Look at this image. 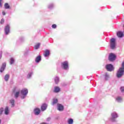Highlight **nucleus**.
<instances>
[{"label": "nucleus", "instance_id": "28", "mask_svg": "<svg viewBox=\"0 0 124 124\" xmlns=\"http://www.w3.org/2000/svg\"><path fill=\"white\" fill-rule=\"evenodd\" d=\"M33 73L32 72L29 73L27 75V78H30L31 77V75H32Z\"/></svg>", "mask_w": 124, "mask_h": 124}, {"label": "nucleus", "instance_id": "41", "mask_svg": "<svg viewBox=\"0 0 124 124\" xmlns=\"http://www.w3.org/2000/svg\"><path fill=\"white\" fill-rule=\"evenodd\" d=\"M21 41H23V40H21Z\"/></svg>", "mask_w": 124, "mask_h": 124}, {"label": "nucleus", "instance_id": "3", "mask_svg": "<svg viewBox=\"0 0 124 124\" xmlns=\"http://www.w3.org/2000/svg\"><path fill=\"white\" fill-rule=\"evenodd\" d=\"M116 47V39L112 38L110 39V48L114 49Z\"/></svg>", "mask_w": 124, "mask_h": 124}, {"label": "nucleus", "instance_id": "23", "mask_svg": "<svg viewBox=\"0 0 124 124\" xmlns=\"http://www.w3.org/2000/svg\"><path fill=\"white\" fill-rule=\"evenodd\" d=\"M8 79H9V75L8 74H7L5 76V77H4V80L5 81H8Z\"/></svg>", "mask_w": 124, "mask_h": 124}, {"label": "nucleus", "instance_id": "5", "mask_svg": "<svg viewBox=\"0 0 124 124\" xmlns=\"http://www.w3.org/2000/svg\"><path fill=\"white\" fill-rule=\"evenodd\" d=\"M57 110H58V111H60V112H62V111H63V109H64V107H63V105L61 104H57Z\"/></svg>", "mask_w": 124, "mask_h": 124}, {"label": "nucleus", "instance_id": "21", "mask_svg": "<svg viewBox=\"0 0 124 124\" xmlns=\"http://www.w3.org/2000/svg\"><path fill=\"white\" fill-rule=\"evenodd\" d=\"M58 103V99L54 98L53 99L52 105H55V104H57Z\"/></svg>", "mask_w": 124, "mask_h": 124}, {"label": "nucleus", "instance_id": "35", "mask_svg": "<svg viewBox=\"0 0 124 124\" xmlns=\"http://www.w3.org/2000/svg\"><path fill=\"white\" fill-rule=\"evenodd\" d=\"M2 57V51L0 52V60L1 59V57Z\"/></svg>", "mask_w": 124, "mask_h": 124}, {"label": "nucleus", "instance_id": "22", "mask_svg": "<svg viewBox=\"0 0 124 124\" xmlns=\"http://www.w3.org/2000/svg\"><path fill=\"white\" fill-rule=\"evenodd\" d=\"M39 47H40V43H38L35 46L34 48L36 50H37V49H39Z\"/></svg>", "mask_w": 124, "mask_h": 124}, {"label": "nucleus", "instance_id": "8", "mask_svg": "<svg viewBox=\"0 0 124 124\" xmlns=\"http://www.w3.org/2000/svg\"><path fill=\"white\" fill-rule=\"evenodd\" d=\"M5 67H6V63L4 62L2 64V65L1 66L0 68V72L1 73H2V72L4 71V69H5Z\"/></svg>", "mask_w": 124, "mask_h": 124}, {"label": "nucleus", "instance_id": "33", "mask_svg": "<svg viewBox=\"0 0 124 124\" xmlns=\"http://www.w3.org/2000/svg\"><path fill=\"white\" fill-rule=\"evenodd\" d=\"M4 23V19L3 18H2L1 19L0 24H3Z\"/></svg>", "mask_w": 124, "mask_h": 124}, {"label": "nucleus", "instance_id": "25", "mask_svg": "<svg viewBox=\"0 0 124 124\" xmlns=\"http://www.w3.org/2000/svg\"><path fill=\"white\" fill-rule=\"evenodd\" d=\"M105 78L106 80H108V79H109V78H110V76H109V75L108 74L106 73Z\"/></svg>", "mask_w": 124, "mask_h": 124}, {"label": "nucleus", "instance_id": "26", "mask_svg": "<svg viewBox=\"0 0 124 124\" xmlns=\"http://www.w3.org/2000/svg\"><path fill=\"white\" fill-rule=\"evenodd\" d=\"M4 6H5V8L6 9H9V8L10 7V6H9V5H8V3H6L5 4H4Z\"/></svg>", "mask_w": 124, "mask_h": 124}, {"label": "nucleus", "instance_id": "10", "mask_svg": "<svg viewBox=\"0 0 124 124\" xmlns=\"http://www.w3.org/2000/svg\"><path fill=\"white\" fill-rule=\"evenodd\" d=\"M35 62L36 63L40 62H41V56L40 55L37 56L35 60Z\"/></svg>", "mask_w": 124, "mask_h": 124}, {"label": "nucleus", "instance_id": "34", "mask_svg": "<svg viewBox=\"0 0 124 124\" xmlns=\"http://www.w3.org/2000/svg\"><path fill=\"white\" fill-rule=\"evenodd\" d=\"M50 55V50H47V57Z\"/></svg>", "mask_w": 124, "mask_h": 124}, {"label": "nucleus", "instance_id": "18", "mask_svg": "<svg viewBox=\"0 0 124 124\" xmlns=\"http://www.w3.org/2000/svg\"><path fill=\"white\" fill-rule=\"evenodd\" d=\"M111 117L112 119H116L118 118V114H117V113H116L115 112H114L111 113Z\"/></svg>", "mask_w": 124, "mask_h": 124}, {"label": "nucleus", "instance_id": "27", "mask_svg": "<svg viewBox=\"0 0 124 124\" xmlns=\"http://www.w3.org/2000/svg\"><path fill=\"white\" fill-rule=\"evenodd\" d=\"M14 62H15L14 58H11L10 59V64H13V63H14Z\"/></svg>", "mask_w": 124, "mask_h": 124}, {"label": "nucleus", "instance_id": "13", "mask_svg": "<svg viewBox=\"0 0 124 124\" xmlns=\"http://www.w3.org/2000/svg\"><path fill=\"white\" fill-rule=\"evenodd\" d=\"M54 82L56 85H58L60 83V78L58 77H54Z\"/></svg>", "mask_w": 124, "mask_h": 124}, {"label": "nucleus", "instance_id": "36", "mask_svg": "<svg viewBox=\"0 0 124 124\" xmlns=\"http://www.w3.org/2000/svg\"><path fill=\"white\" fill-rule=\"evenodd\" d=\"M50 121H51V118H50V117H48V118H47V122H50Z\"/></svg>", "mask_w": 124, "mask_h": 124}, {"label": "nucleus", "instance_id": "7", "mask_svg": "<svg viewBox=\"0 0 124 124\" xmlns=\"http://www.w3.org/2000/svg\"><path fill=\"white\" fill-rule=\"evenodd\" d=\"M106 68L108 71H112L114 69V67H113V65L111 64H109L106 65Z\"/></svg>", "mask_w": 124, "mask_h": 124}, {"label": "nucleus", "instance_id": "11", "mask_svg": "<svg viewBox=\"0 0 124 124\" xmlns=\"http://www.w3.org/2000/svg\"><path fill=\"white\" fill-rule=\"evenodd\" d=\"M40 112H41L40 109L38 108H35L34 110V113L35 115L37 116L39 114H40Z\"/></svg>", "mask_w": 124, "mask_h": 124}, {"label": "nucleus", "instance_id": "17", "mask_svg": "<svg viewBox=\"0 0 124 124\" xmlns=\"http://www.w3.org/2000/svg\"><path fill=\"white\" fill-rule=\"evenodd\" d=\"M116 101H117V102H122V101H123V98L121 96H117L116 98Z\"/></svg>", "mask_w": 124, "mask_h": 124}, {"label": "nucleus", "instance_id": "20", "mask_svg": "<svg viewBox=\"0 0 124 124\" xmlns=\"http://www.w3.org/2000/svg\"><path fill=\"white\" fill-rule=\"evenodd\" d=\"M55 7V4L54 3H50L48 6V9H53Z\"/></svg>", "mask_w": 124, "mask_h": 124}, {"label": "nucleus", "instance_id": "32", "mask_svg": "<svg viewBox=\"0 0 124 124\" xmlns=\"http://www.w3.org/2000/svg\"><path fill=\"white\" fill-rule=\"evenodd\" d=\"M52 29H56V28H57V25L53 24L52 25Z\"/></svg>", "mask_w": 124, "mask_h": 124}, {"label": "nucleus", "instance_id": "39", "mask_svg": "<svg viewBox=\"0 0 124 124\" xmlns=\"http://www.w3.org/2000/svg\"><path fill=\"white\" fill-rule=\"evenodd\" d=\"M40 124H47V123L43 122L42 123H40Z\"/></svg>", "mask_w": 124, "mask_h": 124}, {"label": "nucleus", "instance_id": "4", "mask_svg": "<svg viewBox=\"0 0 124 124\" xmlns=\"http://www.w3.org/2000/svg\"><path fill=\"white\" fill-rule=\"evenodd\" d=\"M62 68L65 70H67L69 69V67L68 66V62L65 61L62 63Z\"/></svg>", "mask_w": 124, "mask_h": 124}, {"label": "nucleus", "instance_id": "29", "mask_svg": "<svg viewBox=\"0 0 124 124\" xmlns=\"http://www.w3.org/2000/svg\"><path fill=\"white\" fill-rule=\"evenodd\" d=\"M4 111L3 108H0V116H1L2 115V113Z\"/></svg>", "mask_w": 124, "mask_h": 124}, {"label": "nucleus", "instance_id": "14", "mask_svg": "<svg viewBox=\"0 0 124 124\" xmlns=\"http://www.w3.org/2000/svg\"><path fill=\"white\" fill-rule=\"evenodd\" d=\"M61 91V88H60L58 86H55L54 87V89L53 92L54 93H60V92Z\"/></svg>", "mask_w": 124, "mask_h": 124}, {"label": "nucleus", "instance_id": "9", "mask_svg": "<svg viewBox=\"0 0 124 124\" xmlns=\"http://www.w3.org/2000/svg\"><path fill=\"white\" fill-rule=\"evenodd\" d=\"M10 27H9V25H7L5 27L4 31H5V34H8L9 33L10 30Z\"/></svg>", "mask_w": 124, "mask_h": 124}, {"label": "nucleus", "instance_id": "16", "mask_svg": "<svg viewBox=\"0 0 124 124\" xmlns=\"http://www.w3.org/2000/svg\"><path fill=\"white\" fill-rule=\"evenodd\" d=\"M10 103L11 104V107H14L15 105V100L14 99H12L10 100Z\"/></svg>", "mask_w": 124, "mask_h": 124}, {"label": "nucleus", "instance_id": "12", "mask_svg": "<svg viewBox=\"0 0 124 124\" xmlns=\"http://www.w3.org/2000/svg\"><path fill=\"white\" fill-rule=\"evenodd\" d=\"M117 35L118 37L122 38L124 36V33L122 31H119L117 32Z\"/></svg>", "mask_w": 124, "mask_h": 124}, {"label": "nucleus", "instance_id": "6", "mask_svg": "<svg viewBox=\"0 0 124 124\" xmlns=\"http://www.w3.org/2000/svg\"><path fill=\"white\" fill-rule=\"evenodd\" d=\"M115 59H116V55H115V54L113 53H110L108 57V60L110 62H113V61H115Z\"/></svg>", "mask_w": 124, "mask_h": 124}, {"label": "nucleus", "instance_id": "40", "mask_svg": "<svg viewBox=\"0 0 124 124\" xmlns=\"http://www.w3.org/2000/svg\"><path fill=\"white\" fill-rule=\"evenodd\" d=\"M1 122V121L0 120V124Z\"/></svg>", "mask_w": 124, "mask_h": 124}, {"label": "nucleus", "instance_id": "1", "mask_svg": "<svg viewBox=\"0 0 124 124\" xmlns=\"http://www.w3.org/2000/svg\"><path fill=\"white\" fill-rule=\"evenodd\" d=\"M20 92L22 95L21 97V99H24V98H26V96H27V94H28L29 91H28V89L24 88L20 91Z\"/></svg>", "mask_w": 124, "mask_h": 124}, {"label": "nucleus", "instance_id": "19", "mask_svg": "<svg viewBox=\"0 0 124 124\" xmlns=\"http://www.w3.org/2000/svg\"><path fill=\"white\" fill-rule=\"evenodd\" d=\"M46 108H47V105L46 104H43L41 106L42 111H45V110H46Z\"/></svg>", "mask_w": 124, "mask_h": 124}, {"label": "nucleus", "instance_id": "2", "mask_svg": "<svg viewBox=\"0 0 124 124\" xmlns=\"http://www.w3.org/2000/svg\"><path fill=\"white\" fill-rule=\"evenodd\" d=\"M21 93V90L19 88H16L14 91V96L16 98H17L19 97V95H20V93Z\"/></svg>", "mask_w": 124, "mask_h": 124}, {"label": "nucleus", "instance_id": "15", "mask_svg": "<svg viewBox=\"0 0 124 124\" xmlns=\"http://www.w3.org/2000/svg\"><path fill=\"white\" fill-rule=\"evenodd\" d=\"M4 114L5 115H8L9 114V108L6 107L4 108Z\"/></svg>", "mask_w": 124, "mask_h": 124}, {"label": "nucleus", "instance_id": "38", "mask_svg": "<svg viewBox=\"0 0 124 124\" xmlns=\"http://www.w3.org/2000/svg\"><path fill=\"white\" fill-rule=\"evenodd\" d=\"M2 15H3V16L5 15V12H2Z\"/></svg>", "mask_w": 124, "mask_h": 124}, {"label": "nucleus", "instance_id": "30", "mask_svg": "<svg viewBox=\"0 0 124 124\" xmlns=\"http://www.w3.org/2000/svg\"><path fill=\"white\" fill-rule=\"evenodd\" d=\"M120 90L122 92V93H124V86H122L120 88Z\"/></svg>", "mask_w": 124, "mask_h": 124}, {"label": "nucleus", "instance_id": "37", "mask_svg": "<svg viewBox=\"0 0 124 124\" xmlns=\"http://www.w3.org/2000/svg\"><path fill=\"white\" fill-rule=\"evenodd\" d=\"M1 1H2V0H0V7H1Z\"/></svg>", "mask_w": 124, "mask_h": 124}, {"label": "nucleus", "instance_id": "31", "mask_svg": "<svg viewBox=\"0 0 124 124\" xmlns=\"http://www.w3.org/2000/svg\"><path fill=\"white\" fill-rule=\"evenodd\" d=\"M44 56L46 58L47 57V50H46L44 53Z\"/></svg>", "mask_w": 124, "mask_h": 124}, {"label": "nucleus", "instance_id": "24", "mask_svg": "<svg viewBox=\"0 0 124 124\" xmlns=\"http://www.w3.org/2000/svg\"><path fill=\"white\" fill-rule=\"evenodd\" d=\"M68 124H73V119L70 118L68 120Z\"/></svg>", "mask_w": 124, "mask_h": 124}]
</instances>
